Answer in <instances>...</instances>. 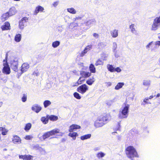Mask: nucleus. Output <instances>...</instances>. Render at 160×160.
Masks as SVG:
<instances>
[{
	"instance_id": "obj_57",
	"label": "nucleus",
	"mask_w": 160,
	"mask_h": 160,
	"mask_svg": "<svg viewBox=\"0 0 160 160\" xmlns=\"http://www.w3.org/2000/svg\"><path fill=\"white\" fill-rule=\"evenodd\" d=\"M81 18H82L81 17H79V16H78V17H76L75 18H74L73 20L74 21H76L77 20L81 19Z\"/></svg>"
},
{
	"instance_id": "obj_51",
	"label": "nucleus",
	"mask_w": 160,
	"mask_h": 160,
	"mask_svg": "<svg viewBox=\"0 0 160 160\" xmlns=\"http://www.w3.org/2000/svg\"><path fill=\"white\" fill-rule=\"evenodd\" d=\"M39 150L41 152L42 154H44L45 153V151L44 149L42 148H39Z\"/></svg>"
},
{
	"instance_id": "obj_26",
	"label": "nucleus",
	"mask_w": 160,
	"mask_h": 160,
	"mask_svg": "<svg viewBox=\"0 0 160 160\" xmlns=\"http://www.w3.org/2000/svg\"><path fill=\"white\" fill-rule=\"evenodd\" d=\"M135 25L133 24H132L129 26V28L131 29L132 33L136 34L137 31L135 28Z\"/></svg>"
},
{
	"instance_id": "obj_63",
	"label": "nucleus",
	"mask_w": 160,
	"mask_h": 160,
	"mask_svg": "<svg viewBox=\"0 0 160 160\" xmlns=\"http://www.w3.org/2000/svg\"><path fill=\"white\" fill-rule=\"evenodd\" d=\"M120 123H118V125L117 126V130H119L120 128Z\"/></svg>"
},
{
	"instance_id": "obj_20",
	"label": "nucleus",
	"mask_w": 160,
	"mask_h": 160,
	"mask_svg": "<svg viewBox=\"0 0 160 160\" xmlns=\"http://www.w3.org/2000/svg\"><path fill=\"white\" fill-rule=\"evenodd\" d=\"M80 75L82 77V78H87L89 77L91 75V72H86L84 71H80Z\"/></svg>"
},
{
	"instance_id": "obj_13",
	"label": "nucleus",
	"mask_w": 160,
	"mask_h": 160,
	"mask_svg": "<svg viewBox=\"0 0 160 160\" xmlns=\"http://www.w3.org/2000/svg\"><path fill=\"white\" fill-rule=\"evenodd\" d=\"M1 28L2 31L9 30L11 29L10 23L8 22H5L4 24L1 26Z\"/></svg>"
},
{
	"instance_id": "obj_1",
	"label": "nucleus",
	"mask_w": 160,
	"mask_h": 160,
	"mask_svg": "<svg viewBox=\"0 0 160 160\" xmlns=\"http://www.w3.org/2000/svg\"><path fill=\"white\" fill-rule=\"evenodd\" d=\"M125 153L127 157L132 159L134 157H138V155L135 148L132 146L127 147L125 150Z\"/></svg>"
},
{
	"instance_id": "obj_4",
	"label": "nucleus",
	"mask_w": 160,
	"mask_h": 160,
	"mask_svg": "<svg viewBox=\"0 0 160 160\" xmlns=\"http://www.w3.org/2000/svg\"><path fill=\"white\" fill-rule=\"evenodd\" d=\"M9 60L12 68L14 71H17L18 66V58L12 56L10 57Z\"/></svg>"
},
{
	"instance_id": "obj_34",
	"label": "nucleus",
	"mask_w": 160,
	"mask_h": 160,
	"mask_svg": "<svg viewBox=\"0 0 160 160\" xmlns=\"http://www.w3.org/2000/svg\"><path fill=\"white\" fill-rule=\"evenodd\" d=\"M108 56V54L103 53L101 54L100 59L103 61H106L107 59Z\"/></svg>"
},
{
	"instance_id": "obj_7",
	"label": "nucleus",
	"mask_w": 160,
	"mask_h": 160,
	"mask_svg": "<svg viewBox=\"0 0 160 160\" xmlns=\"http://www.w3.org/2000/svg\"><path fill=\"white\" fill-rule=\"evenodd\" d=\"M3 65L4 67L2 70V72L6 74H8L10 73V68L9 67L8 63L5 60H3Z\"/></svg>"
},
{
	"instance_id": "obj_9",
	"label": "nucleus",
	"mask_w": 160,
	"mask_h": 160,
	"mask_svg": "<svg viewBox=\"0 0 160 160\" xmlns=\"http://www.w3.org/2000/svg\"><path fill=\"white\" fill-rule=\"evenodd\" d=\"M101 118L98 117L94 122V125L96 128H99L103 126L105 124L101 120Z\"/></svg>"
},
{
	"instance_id": "obj_56",
	"label": "nucleus",
	"mask_w": 160,
	"mask_h": 160,
	"mask_svg": "<svg viewBox=\"0 0 160 160\" xmlns=\"http://www.w3.org/2000/svg\"><path fill=\"white\" fill-rule=\"evenodd\" d=\"M58 4V2L56 1L55 2H54L52 4V5L54 7H56Z\"/></svg>"
},
{
	"instance_id": "obj_54",
	"label": "nucleus",
	"mask_w": 160,
	"mask_h": 160,
	"mask_svg": "<svg viewBox=\"0 0 160 160\" xmlns=\"http://www.w3.org/2000/svg\"><path fill=\"white\" fill-rule=\"evenodd\" d=\"M154 20L160 24V16L159 17H156L155 18Z\"/></svg>"
},
{
	"instance_id": "obj_8",
	"label": "nucleus",
	"mask_w": 160,
	"mask_h": 160,
	"mask_svg": "<svg viewBox=\"0 0 160 160\" xmlns=\"http://www.w3.org/2000/svg\"><path fill=\"white\" fill-rule=\"evenodd\" d=\"M100 118H101V120L104 123V124L107 123L111 119V116L109 114H107L105 115H101L99 117Z\"/></svg>"
},
{
	"instance_id": "obj_62",
	"label": "nucleus",
	"mask_w": 160,
	"mask_h": 160,
	"mask_svg": "<svg viewBox=\"0 0 160 160\" xmlns=\"http://www.w3.org/2000/svg\"><path fill=\"white\" fill-rule=\"evenodd\" d=\"M106 85H107V86H110L112 85V83L111 82H107L106 83Z\"/></svg>"
},
{
	"instance_id": "obj_60",
	"label": "nucleus",
	"mask_w": 160,
	"mask_h": 160,
	"mask_svg": "<svg viewBox=\"0 0 160 160\" xmlns=\"http://www.w3.org/2000/svg\"><path fill=\"white\" fill-rule=\"evenodd\" d=\"M156 45H158V46H160V41H157L155 42Z\"/></svg>"
},
{
	"instance_id": "obj_48",
	"label": "nucleus",
	"mask_w": 160,
	"mask_h": 160,
	"mask_svg": "<svg viewBox=\"0 0 160 160\" xmlns=\"http://www.w3.org/2000/svg\"><path fill=\"white\" fill-rule=\"evenodd\" d=\"M33 138V137L31 135H27L24 137V138L26 140H31Z\"/></svg>"
},
{
	"instance_id": "obj_58",
	"label": "nucleus",
	"mask_w": 160,
	"mask_h": 160,
	"mask_svg": "<svg viewBox=\"0 0 160 160\" xmlns=\"http://www.w3.org/2000/svg\"><path fill=\"white\" fill-rule=\"evenodd\" d=\"M93 37L96 38H98L99 35L98 34L95 33L93 34Z\"/></svg>"
},
{
	"instance_id": "obj_59",
	"label": "nucleus",
	"mask_w": 160,
	"mask_h": 160,
	"mask_svg": "<svg viewBox=\"0 0 160 160\" xmlns=\"http://www.w3.org/2000/svg\"><path fill=\"white\" fill-rule=\"evenodd\" d=\"M100 148L99 147H96L95 148L93 149V150L95 151H98V150H100Z\"/></svg>"
},
{
	"instance_id": "obj_2",
	"label": "nucleus",
	"mask_w": 160,
	"mask_h": 160,
	"mask_svg": "<svg viewBox=\"0 0 160 160\" xmlns=\"http://www.w3.org/2000/svg\"><path fill=\"white\" fill-rule=\"evenodd\" d=\"M60 130L56 128L52 130L45 133L42 136L41 133L38 135V137L41 140H45L51 136L55 135L56 133H60Z\"/></svg>"
},
{
	"instance_id": "obj_31",
	"label": "nucleus",
	"mask_w": 160,
	"mask_h": 160,
	"mask_svg": "<svg viewBox=\"0 0 160 160\" xmlns=\"http://www.w3.org/2000/svg\"><path fill=\"white\" fill-rule=\"evenodd\" d=\"M106 154L105 153L102 152H98L96 155L97 157L99 159L104 157Z\"/></svg>"
},
{
	"instance_id": "obj_45",
	"label": "nucleus",
	"mask_w": 160,
	"mask_h": 160,
	"mask_svg": "<svg viewBox=\"0 0 160 160\" xmlns=\"http://www.w3.org/2000/svg\"><path fill=\"white\" fill-rule=\"evenodd\" d=\"M148 97L145 98L143 100V102H142V104L145 105L147 104H151V103L149 101Z\"/></svg>"
},
{
	"instance_id": "obj_33",
	"label": "nucleus",
	"mask_w": 160,
	"mask_h": 160,
	"mask_svg": "<svg viewBox=\"0 0 160 160\" xmlns=\"http://www.w3.org/2000/svg\"><path fill=\"white\" fill-rule=\"evenodd\" d=\"M124 85V83L123 82L118 83L115 87V89L117 90H118L121 88Z\"/></svg>"
},
{
	"instance_id": "obj_52",
	"label": "nucleus",
	"mask_w": 160,
	"mask_h": 160,
	"mask_svg": "<svg viewBox=\"0 0 160 160\" xmlns=\"http://www.w3.org/2000/svg\"><path fill=\"white\" fill-rule=\"evenodd\" d=\"M57 30L58 32H61L62 31L63 28L62 27L58 26L57 28Z\"/></svg>"
},
{
	"instance_id": "obj_30",
	"label": "nucleus",
	"mask_w": 160,
	"mask_h": 160,
	"mask_svg": "<svg viewBox=\"0 0 160 160\" xmlns=\"http://www.w3.org/2000/svg\"><path fill=\"white\" fill-rule=\"evenodd\" d=\"M0 131H2V135H5L7 134L8 132V130L5 128L1 127H0Z\"/></svg>"
},
{
	"instance_id": "obj_23",
	"label": "nucleus",
	"mask_w": 160,
	"mask_h": 160,
	"mask_svg": "<svg viewBox=\"0 0 160 160\" xmlns=\"http://www.w3.org/2000/svg\"><path fill=\"white\" fill-rule=\"evenodd\" d=\"M67 10L68 12L73 14H76L77 13V11L72 7L68 8Z\"/></svg>"
},
{
	"instance_id": "obj_61",
	"label": "nucleus",
	"mask_w": 160,
	"mask_h": 160,
	"mask_svg": "<svg viewBox=\"0 0 160 160\" xmlns=\"http://www.w3.org/2000/svg\"><path fill=\"white\" fill-rule=\"evenodd\" d=\"M8 53H9V54H10L11 55H13V53H12V52H8V53H7L6 54V59H7V58H8Z\"/></svg>"
},
{
	"instance_id": "obj_28",
	"label": "nucleus",
	"mask_w": 160,
	"mask_h": 160,
	"mask_svg": "<svg viewBox=\"0 0 160 160\" xmlns=\"http://www.w3.org/2000/svg\"><path fill=\"white\" fill-rule=\"evenodd\" d=\"M91 136V134H88L81 136L80 137V139L82 140H85L88 139L90 138Z\"/></svg>"
},
{
	"instance_id": "obj_14",
	"label": "nucleus",
	"mask_w": 160,
	"mask_h": 160,
	"mask_svg": "<svg viewBox=\"0 0 160 160\" xmlns=\"http://www.w3.org/2000/svg\"><path fill=\"white\" fill-rule=\"evenodd\" d=\"M159 27H160V24L154 19L152 26L151 30L152 31H156L157 30Z\"/></svg>"
},
{
	"instance_id": "obj_43",
	"label": "nucleus",
	"mask_w": 160,
	"mask_h": 160,
	"mask_svg": "<svg viewBox=\"0 0 160 160\" xmlns=\"http://www.w3.org/2000/svg\"><path fill=\"white\" fill-rule=\"evenodd\" d=\"M60 44V42L58 41H56L52 43V47L54 48H56Z\"/></svg>"
},
{
	"instance_id": "obj_29",
	"label": "nucleus",
	"mask_w": 160,
	"mask_h": 160,
	"mask_svg": "<svg viewBox=\"0 0 160 160\" xmlns=\"http://www.w3.org/2000/svg\"><path fill=\"white\" fill-rule=\"evenodd\" d=\"M89 69L91 73H94L96 72V68L94 65L92 64H90L89 67Z\"/></svg>"
},
{
	"instance_id": "obj_64",
	"label": "nucleus",
	"mask_w": 160,
	"mask_h": 160,
	"mask_svg": "<svg viewBox=\"0 0 160 160\" xmlns=\"http://www.w3.org/2000/svg\"><path fill=\"white\" fill-rule=\"evenodd\" d=\"M117 133L116 132H113L112 133V135H115L117 136Z\"/></svg>"
},
{
	"instance_id": "obj_27",
	"label": "nucleus",
	"mask_w": 160,
	"mask_h": 160,
	"mask_svg": "<svg viewBox=\"0 0 160 160\" xmlns=\"http://www.w3.org/2000/svg\"><path fill=\"white\" fill-rule=\"evenodd\" d=\"M151 81L149 80H144L142 84L145 87L148 88L150 85Z\"/></svg>"
},
{
	"instance_id": "obj_22",
	"label": "nucleus",
	"mask_w": 160,
	"mask_h": 160,
	"mask_svg": "<svg viewBox=\"0 0 160 160\" xmlns=\"http://www.w3.org/2000/svg\"><path fill=\"white\" fill-rule=\"evenodd\" d=\"M118 30L116 29L113 30L110 32L111 36L114 38H116L118 35Z\"/></svg>"
},
{
	"instance_id": "obj_55",
	"label": "nucleus",
	"mask_w": 160,
	"mask_h": 160,
	"mask_svg": "<svg viewBox=\"0 0 160 160\" xmlns=\"http://www.w3.org/2000/svg\"><path fill=\"white\" fill-rule=\"evenodd\" d=\"M115 71H116L118 72H120L121 71V69L119 67H117L115 68Z\"/></svg>"
},
{
	"instance_id": "obj_40",
	"label": "nucleus",
	"mask_w": 160,
	"mask_h": 160,
	"mask_svg": "<svg viewBox=\"0 0 160 160\" xmlns=\"http://www.w3.org/2000/svg\"><path fill=\"white\" fill-rule=\"evenodd\" d=\"M78 26V23L75 22H72L70 23L69 26V28L70 29H72L74 27Z\"/></svg>"
},
{
	"instance_id": "obj_36",
	"label": "nucleus",
	"mask_w": 160,
	"mask_h": 160,
	"mask_svg": "<svg viewBox=\"0 0 160 160\" xmlns=\"http://www.w3.org/2000/svg\"><path fill=\"white\" fill-rule=\"evenodd\" d=\"M68 136L73 138V139H76V136H78V134L76 132H71L68 134Z\"/></svg>"
},
{
	"instance_id": "obj_17",
	"label": "nucleus",
	"mask_w": 160,
	"mask_h": 160,
	"mask_svg": "<svg viewBox=\"0 0 160 160\" xmlns=\"http://www.w3.org/2000/svg\"><path fill=\"white\" fill-rule=\"evenodd\" d=\"M8 12L11 16L17 13V11L15 7H12L10 8L9 11Z\"/></svg>"
},
{
	"instance_id": "obj_46",
	"label": "nucleus",
	"mask_w": 160,
	"mask_h": 160,
	"mask_svg": "<svg viewBox=\"0 0 160 160\" xmlns=\"http://www.w3.org/2000/svg\"><path fill=\"white\" fill-rule=\"evenodd\" d=\"M22 101L23 102H25L27 100V95L25 94H22V96L21 98Z\"/></svg>"
},
{
	"instance_id": "obj_5",
	"label": "nucleus",
	"mask_w": 160,
	"mask_h": 160,
	"mask_svg": "<svg viewBox=\"0 0 160 160\" xmlns=\"http://www.w3.org/2000/svg\"><path fill=\"white\" fill-rule=\"evenodd\" d=\"M28 21V18L26 17L23 18L20 21L19 26L20 29H23L27 25Z\"/></svg>"
},
{
	"instance_id": "obj_25",
	"label": "nucleus",
	"mask_w": 160,
	"mask_h": 160,
	"mask_svg": "<svg viewBox=\"0 0 160 160\" xmlns=\"http://www.w3.org/2000/svg\"><path fill=\"white\" fill-rule=\"evenodd\" d=\"M21 35L20 34H18L15 36L14 37V40L16 42H18L21 41Z\"/></svg>"
},
{
	"instance_id": "obj_10",
	"label": "nucleus",
	"mask_w": 160,
	"mask_h": 160,
	"mask_svg": "<svg viewBox=\"0 0 160 160\" xmlns=\"http://www.w3.org/2000/svg\"><path fill=\"white\" fill-rule=\"evenodd\" d=\"M32 110L37 113H38L42 109V107L38 104H35L32 107Z\"/></svg>"
},
{
	"instance_id": "obj_12",
	"label": "nucleus",
	"mask_w": 160,
	"mask_h": 160,
	"mask_svg": "<svg viewBox=\"0 0 160 160\" xmlns=\"http://www.w3.org/2000/svg\"><path fill=\"white\" fill-rule=\"evenodd\" d=\"M44 8L38 5L37 6L34 12V14L37 15L39 12H44Z\"/></svg>"
},
{
	"instance_id": "obj_37",
	"label": "nucleus",
	"mask_w": 160,
	"mask_h": 160,
	"mask_svg": "<svg viewBox=\"0 0 160 160\" xmlns=\"http://www.w3.org/2000/svg\"><path fill=\"white\" fill-rule=\"evenodd\" d=\"M32 127V124L30 123H28L24 127V130L26 131H29L30 128H31Z\"/></svg>"
},
{
	"instance_id": "obj_15",
	"label": "nucleus",
	"mask_w": 160,
	"mask_h": 160,
	"mask_svg": "<svg viewBox=\"0 0 160 160\" xmlns=\"http://www.w3.org/2000/svg\"><path fill=\"white\" fill-rule=\"evenodd\" d=\"M80 126L79 125L76 124H72L70 126L68 130L69 132H72L77 129H80Z\"/></svg>"
},
{
	"instance_id": "obj_32",
	"label": "nucleus",
	"mask_w": 160,
	"mask_h": 160,
	"mask_svg": "<svg viewBox=\"0 0 160 160\" xmlns=\"http://www.w3.org/2000/svg\"><path fill=\"white\" fill-rule=\"evenodd\" d=\"M95 81V79L93 77L90 78L88 80L86 81V83L89 85H92Z\"/></svg>"
},
{
	"instance_id": "obj_24",
	"label": "nucleus",
	"mask_w": 160,
	"mask_h": 160,
	"mask_svg": "<svg viewBox=\"0 0 160 160\" xmlns=\"http://www.w3.org/2000/svg\"><path fill=\"white\" fill-rule=\"evenodd\" d=\"M96 22L95 20L92 19L88 20L86 22V25L91 26L93 25H95Z\"/></svg>"
},
{
	"instance_id": "obj_3",
	"label": "nucleus",
	"mask_w": 160,
	"mask_h": 160,
	"mask_svg": "<svg viewBox=\"0 0 160 160\" xmlns=\"http://www.w3.org/2000/svg\"><path fill=\"white\" fill-rule=\"evenodd\" d=\"M121 110L119 111L118 116L120 118H127L128 116V109L129 108V105L127 104H125L123 105Z\"/></svg>"
},
{
	"instance_id": "obj_16",
	"label": "nucleus",
	"mask_w": 160,
	"mask_h": 160,
	"mask_svg": "<svg viewBox=\"0 0 160 160\" xmlns=\"http://www.w3.org/2000/svg\"><path fill=\"white\" fill-rule=\"evenodd\" d=\"M20 159H22L23 160H32L33 157L30 155H19Z\"/></svg>"
},
{
	"instance_id": "obj_19",
	"label": "nucleus",
	"mask_w": 160,
	"mask_h": 160,
	"mask_svg": "<svg viewBox=\"0 0 160 160\" xmlns=\"http://www.w3.org/2000/svg\"><path fill=\"white\" fill-rule=\"evenodd\" d=\"M92 45H89L87 46L84 49L83 51L82 52L80 53V56L83 57L84 55L89 51L92 48Z\"/></svg>"
},
{
	"instance_id": "obj_42",
	"label": "nucleus",
	"mask_w": 160,
	"mask_h": 160,
	"mask_svg": "<svg viewBox=\"0 0 160 160\" xmlns=\"http://www.w3.org/2000/svg\"><path fill=\"white\" fill-rule=\"evenodd\" d=\"M51 103V102L48 100H45L43 102V105L45 108H47L48 106H49Z\"/></svg>"
},
{
	"instance_id": "obj_18",
	"label": "nucleus",
	"mask_w": 160,
	"mask_h": 160,
	"mask_svg": "<svg viewBox=\"0 0 160 160\" xmlns=\"http://www.w3.org/2000/svg\"><path fill=\"white\" fill-rule=\"evenodd\" d=\"M29 67V65L28 63H23L21 67V71L22 72H26L28 70Z\"/></svg>"
},
{
	"instance_id": "obj_21",
	"label": "nucleus",
	"mask_w": 160,
	"mask_h": 160,
	"mask_svg": "<svg viewBox=\"0 0 160 160\" xmlns=\"http://www.w3.org/2000/svg\"><path fill=\"white\" fill-rule=\"evenodd\" d=\"M10 16V15L7 12L2 14L1 17V19L2 22H4L8 19Z\"/></svg>"
},
{
	"instance_id": "obj_38",
	"label": "nucleus",
	"mask_w": 160,
	"mask_h": 160,
	"mask_svg": "<svg viewBox=\"0 0 160 160\" xmlns=\"http://www.w3.org/2000/svg\"><path fill=\"white\" fill-rule=\"evenodd\" d=\"M103 62L101 59H98L95 63V65L96 66L98 65H103Z\"/></svg>"
},
{
	"instance_id": "obj_11",
	"label": "nucleus",
	"mask_w": 160,
	"mask_h": 160,
	"mask_svg": "<svg viewBox=\"0 0 160 160\" xmlns=\"http://www.w3.org/2000/svg\"><path fill=\"white\" fill-rule=\"evenodd\" d=\"M12 139V142L15 144L21 143V139L17 135L13 136Z\"/></svg>"
},
{
	"instance_id": "obj_53",
	"label": "nucleus",
	"mask_w": 160,
	"mask_h": 160,
	"mask_svg": "<svg viewBox=\"0 0 160 160\" xmlns=\"http://www.w3.org/2000/svg\"><path fill=\"white\" fill-rule=\"evenodd\" d=\"M78 64L79 67H82V69H83L84 64L83 63L81 62H79V63H78Z\"/></svg>"
},
{
	"instance_id": "obj_47",
	"label": "nucleus",
	"mask_w": 160,
	"mask_h": 160,
	"mask_svg": "<svg viewBox=\"0 0 160 160\" xmlns=\"http://www.w3.org/2000/svg\"><path fill=\"white\" fill-rule=\"evenodd\" d=\"M73 95L74 97L78 99H80L81 98L79 94L77 92H75L73 94Z\"/></svg>"
},
{
	"instance_id": "obj_35",
	"label": "nucleus",
	"mask_w": 160,
	"mask_h": 160,
	"mask_svg": "<svg viewBox=\"0 0 160 160\" xmlns=\"http://www.w3.org/2000/svg\"><path fill=\"white\" fill-rule=\"evenodd\" d=\"M107 68L108 71L111 72L115 71V68L111 65L108 64L107 66Z\"/></svg>"
},
{
	"instance_id": "obj_50",
	"label": "nucleus",
	"mask_w": 160,
	"mask_h": 160,
	"mask_svg": "<svg viewBox=\"0 0 160 160\" xmlns=\"http://www.w3.org/2000/svg\"><path fill=\"white\" fill-rule=\"evenodd\" d=\"M112 46H113V51L114 52H115L117 48V44L116 43V42H113V43Z\"/></svg>"
},
{
	"instance_id": "obj_44",
	"label": "nucleus",
	"mask_w": 160,
	"mask_h": 160,
	"mask_svg": "<svg viewBox=\"0 0 160 160\" xmlns=\"http://www.w3.org/2000/svg\"><path fill=\"white\" fill-rule=\"evenodd\" d=\"M48 118L45 117H42L41 118V120L42 122L45 124L47 123L48 122Z\"/></svg>"
},
{
	"instance_id": "obj_49",
	"label": "nucleus",
	"mask_w": 160,
	"mask_h": 160,
	"mask_svg": "<svg viewBox=\"0 0 160 160\" xmlns=\"http://www.w3.org/2000/svg\"><path fill=\"white\" fill-rule=\"evenodd\" d=\"M153 42H151L149 43L146 46V48L148 50H149Z\"/></svg>"
},
{
	"instance_id": "obj_39",
	"label": "nucleus",
	"mask_w": 160,
	"mask_h": 160,
	"mask_svg": "<svg viewBox=\"0 0 160 160\" xmlns=\"http://www.w3.org/2000/svg\"><path fill=\"white\" fill-rule=\"evenodd\" d=\"M48 119L51 121H56L58 119V118L57 116L52 115L49 116Z\"/></svg>"
},
{
	"instance_id": "obj_41",
	"label": "nucleus",
	"mask_w": 160,
	"mask_h": 160,
	"mask_svg": "<svg viewBox=\"0 0 160 160\" xmlns=\"http://www.w3.org/2000/svg\"><path fill=\"white\" fill-rule=\"evenodd\" d=\"M84 80V79H83L82 77H80L78 80L77 83H75V84L74 86H77L79 84H80L82 83V82Z\"/></svg>"
},
{
	"instance_id": "obj_6",
	"label": "nucleus",
	"mask_w": 160,
	"mask_h": 160,
	"mask_svg": "<svg viewBox=\"0 0 160 160\" xmlns=\"http://www.w3.org/2000/svg\"><path fill=\"white\" fill-rule=\"evenodd\" d=\"M88 87L85 84H83L78 87L77 89L78 92L83 94L88 90Z\"/></svg>"
}]
</instances>
